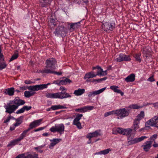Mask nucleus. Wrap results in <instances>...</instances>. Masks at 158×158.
Returning <instances> with one entry per match:
<instances>
[{"label":"nucleus","mask_w":158,"mask_h":158,"mask_svg":"<svg viewBox=\"0 0 158 158\" xmlns=\"http://www.w3.org/2000/svg\"><path fill=\"white\" fill-rule=\"evenodd\" d=\"M36 127L35 125V124L33 122V121L29 125V127L28 128V129L29 130H31L33 128H35Z\"/></svg>","instance_id":"obj_50"},{"label":"nucleus","mask_w":158,"mask_h":158,"mask_svg":"<svg viewBox=\"0 0 158 158\" xmlns=\"http://www.w3.org/2000/svg\"><path fill=\"white\" fill-rule=\"evenodd\" d=\"M50 83H48L47 84H42L40 85H37L31 87V89L35 90V91H37L39 90H42L48 87V85H50Z\"/></svg>","instance_id":"obj_11"},{"label":"nucleus","mask_w":158,"mask_h":158,"mask_svg":"<svg viewBox=\"0 0 158 158\" xmlns=\"http://www.w3.org/2000/svg\"><path fill=\"white\" fill-rule=\"evenodd\" d=\"M23 116H21L15 119L16 122L20 123L21 124L23 122Z\"/></svg>","instance_id":"obj_49"},{"label":"nucleus","mask_w":158,"mask_h":158,"mask_svg":"<svg viewBox=\"0 0 158 158\" xmlns=\"http://www.w3.org/2000/svg\"><path fill=\"white\" fill-rule=\"evenodd\" d=\"M24 111L25 110L27 111H28L29 110L31 109L32 108V107L31 106H23Z\"/></svg>","instance_id":"obj_51"},{"label":"nucleus","mask_w":158,"mask_h":158,"mask_svg":"<svg viewBox=\"0 0 158 158\" xmlns=\"http://www.w3.org/2000/svg\"><path fill=\"white\" fill-rule=\"evenodd\" d=\"M83 115V114H77L73 122H79L80 120L81 119Z\"/></svg>","instance_id":"obj_39"},{"label":"nucleus","mask_w":158,"mask_h":158,"mask_svg":"<svg viewBox=\"0 0 158 158\" xmlns=\"http://www.w3.org/2000/svg\"><path fill=\"white\" fill-rule=\"evenodd\" d=\"M141 53H137L133 55V57L136 61L141 62L142 61V59L141 58Z\"/></svg>","instance_id":"obj_35"},{"label":"nucleus","mask_w":158,"mask_h":158,"mask_svg":"<svg viewBox=\"0 0 158 158\" xmlns=\"http://www.w3.org/2000/svg\"><path fill=\"white\" fill-rule=\"evenodd\" d=\"M24 83L26 84H31L33 82L30 80H26L24 81Z\"/></svg>","instance_id":"obj_59"},{"label":"nucleus","mask_w":158,"mask_h":158,"mask_svg":"<svg viewBox=\"0 0 158 158\" xmlns=\"http://www.w3.org/2000/svg\"><path fill=\"white\" fill-rule=\"evenodd\" d=\"M32 86H34V85H31L30 86H24L22 87H20L19 88V89L20 90H26L27 89H28L31 90H32L34 91H35L34 90H33L31 89L30 88L31 87H32Z\"/></svg>","instance_id":"obj_42"},{"label":"nucleus","mask_w":158,"mask_h":158,"mask_svg":"<svg viewBox=\"0 0 158 158\" xmlns=\"http://www.w3.org/2000/svg\"><path fill=\"white\" fill-rule=\"evenodd\" d=\"M7 64L6 62L3 61L2 63H0V70H2L6 67Z\"/></svg>","instance_id":"obj_44"},{"label":"nucleus","mask_w":158,"mask_h":158,"mask_svg":"<svg viewBox=\"0 0 158 158\" xmlns=\"http://www.w3.org/2000/svg\"><path fill=\"white\" fill-rule=\"evenodd\" d=\"M152 145L154 148H157L158 147V143L154 141V143L152 144Z\"/></svg>","instance_id":"obj_63"},{"label":"nucleus","mask_w":158,"mask_h":158,"mask_svg":"<svg viewBox=\"0 0 158 158\" xmlns=\"http://www.w3.org/2000/svg\"><path fill=\"white\" fill-rule=\"evenodd\" d=\"M60 90H61V91H66L67 89L65 87L63 86H60Z\"/></svg>","instance_id":"obj_61"},{"label":"nucleus","mask_w":158,"mask_h":158,"mask_svg":"<svg viewBox=\"0 0 158 158\" xmlns=\"http://www.w3.org/2000/svg\"><path fill=\"white\" fill-rule=\"evenodd\" d=\"M96 76V75L95 73H94V71H91L90 72L86 73L84 77V79H89L95 77Z\"/></svg>","instance_id":"obj_21"},{"label":"nucleus","mask_w":158,"mask_h":158,"mask_svg":"<svg viewBox=\"0 0 158 158\" xmlns=\"http://www.w3.org/2000/svg\"><path fill=\"white\" fill-rule=\"evenodd\" d=\"M24 112V110L23 107L21 109L18 110L16 112V114H19L23 113Z\"/></svg>","instance_id":"obj_52"},{"label":"nucleus","mask_w":158,"mask_h":158,"mask_svg":"<svg viewBox=\"0 0 158 158\" xmlns=\"http://www.w3.org/2000/svg\"><path fill=\"white\" fill-rule=\"evenodd\" d=\"M106 88V87L102 88L98 90H95L93 92H91L89 93L88 94V97H91L95 95L99 94L103 92Z\"/></svg>","instance_id":"obj_18"},{"label":"nucleus","mask_w":158,"mask_h":158,"mask_svg":"<svg viewBox=\"0 0 158 158\" xmlns=\"http://www.w3.org/2000/svg\"><path fill=\"white\" fill-rule=\"evenodd\" d=\"M15 91V88L14 87H11L5 89L4 93L9 96H12L14 95Z\"/></svg>","instance_id":"obj_23"},{"label":"nucleus","mask_w":158,"mask_h":158,"mask_svg":"<svg viewBox=\"0 0 158 158\" xmlns=\"http://www.w3.org/2000/svg\"><path fill=\"white\" fill-rule=\"evenodd\" d=\"M96 69H97L98 70L97 73H95L96 76H102L103 71L102 67L99 65H97L95 67H92V69L93 70H94Z\"/></svg>","instance_id":"obj_22"},{"label":"nucleus","mask_w":158,"mask_h":158,"mask_svg":"<svg viewBox=\"0 0 158 158\" xmlns=\"http://www.w3.org/2000/svg\"><path fill=\"white\" fill-rule=\"evenodd\" d=\"M111 151V149H106L100 152H96L94 153V155H106L108 153Z\"/></svg>","instance_id":"obj_34"},{"label":"nucleus","mask_w":158,"mask_h":158,"mask_svg":"<svg viewBox=\"0 0 158 158\" xmlns=\"http://www.w3.org/2000/svg\"><path fill=\"white\" fill-rule=\"evenodd\" d=\"M73 124L74 125L76 126L79 129H81L82 128L81 127V124L80 122H73Z\"/></svg>","instance_id":"obj_45"},{"label":"nucleus","mask_w":158,"mask_h":158,"mask_svg":"<svg viewBox=\"0 0 158 158\" xmlns=\"http://www.w3.org/2000/svg\"><path fill=\"white\" fill-rule=\"evenodd\" d=\"M20 139L19 138L17 139H14L11 141L7 145V147H9L11 146H14L17 144L20 141Z\"/></svg>","instance_id":"obj_31"},{"label":"nucleus","mask_w":158,"mask_h":158,"mask_svg":"<svg viewBox=\"0 0 158 158\" xmlns=\"http://www.w3.org/2000/svg\"><path fill=\"white\" fill-rule=\"evenodd\" d=\"M118 87L116 85H112L110 86V89L113 90L114 92L118 94H120L122 96L124 94V93L122 92L120 90L118 89Z\"/></svg>","instance_id":"obj_24"},{"label":"nucleus","mask_w":158,"mask_h":158,"mask_svg":"<svg viewBox=\"0 0 158 158\" xmlns=\"http://www.w3.org/2000/svg\"><path fill=\"white\" fill-rule=\"evenodd\" d=\"M101 27L106 32L112 31L115 28L116 24L113 21L106 22L102 24Z\"/></svg>","instance_id":"obj_4"},{"label":"nucleus","mask_w":158,"mask_h":158,"mask_svg":"<svg viewBox=\"0 0 158 158\" xmlns=\"http://www.w3.org/2000/svg\"><path fill=\"white\" fill-rule=\"evenodd\" d=\"M58 98L63 99L67 98H70L71 96L69 94L67 93L66 91H61L58 92Z\"/></svg>","instance_id":"obj_16"},{"label":"nucleus","mask_w":158,"mask_h":158,"mask_svg":"<svg viewBox=\"0 0 158 158\" xmlns=\"http://www.w3.org/2000/svg\"><path fill=\"white\" fill-rule=\"evenodd\" d=\"M135 75L134 73H131L124 78V80L127 82H132L135 80Z\"/></svg>","instance_id":"obj_20"},{"label":"nucleus","mask_w":158,"mask_h":158,"mask_svg":"<svg viewBox=\"0 0 158 158\" xmlns=\"http://www.w3.org/2000/svg\"><path fill=\"white\" fill-rule=\"evenodd\" d=\"M157 136V134H155L151 136L149 139V141H147L144 143L143 145V146L144 147L143 148H150L152 147V143L156 139Z\"/></svg>","instance_id":"obj_10"},{"label":"nucleus","mask_w":158,"mask_h":158,"mask_svg":"<svg viewBox=\"0 0 158 158\" xmlns=\"http://www.w3.org/2000/svg\"><path fill=\"white\" fill-rule=\"evenodd\" d=\"M154 75H152L151 77H150L148 79L147 81H149L150 82H153L155 81V80L153 78Z\"/></svg>","instance_id":"obj_53"},{"label":"nucleus","mask_w":158,"mask_h":158,"mask_svg":"<svg viewBox=\"0 0 158 158\" xmlns=\"http://www.w3.org/2000/svg\"><path fill=\"white\" fill-rule=\"evenodd\" d=\"M64 128L63 124H56L54 126H52L50 128L49 130L51 132L53 133L57 132L60 135H61L64 133Z\"/></svg>","instance_id":"obj_6"},{"label":"nucleus","mask_w":158,"mask_h":158,"mask_svg":"<svg viewBox=\"0 0 158 158\" xmlns=\"http://www.w3.org/2000/svg\"><path fill=\"white\" fill-rule=\"evenodd\" d=\"M130 113V110L127 109L125 108L116 110V115L118 116V119H122L128 116Z\"/></svg>","instance_id":"obj_5"},{"label":"nucleus","mask_w":158,"mask_h":158,"mask_svg":"<svg viewBox=\"0 0 158 158\" xmlns=\"http://www.w3.org/2000/svg\"><path fill=\"white\" fill-rule=\"evenodd\" d=\"M53 0H39L40 6L42 7H47Z\"/></svg>","instance_id":"obj_14"},{"label":"nucleus","mask_w":158,"mask_h":158,"mask_svg":"<svg viewBox=\"0 0 158 158\" xmlns=\"http://www.w3.org/2000/svg\"><path fill=\"white\" fill-rule=\"evenodd\" d=\"M72 82V81L69 78H63V79L60 80L59 82L58 81H56L54 82V83L60 86L61 85H66Z\"/></svg>","instance_id":"obj_15"},{"label":"nucleus","mask_w":158,"mask_h":158,"mask_svg":"<svg viewBox=\"0 0 158 158\" xmlns=\"http://www.w3.org/2000/svg\"><path fill=\"white\" fill-rule=\"evenodd\" d=\"M143 57L147 58L151 56L152 50L149 46H143L141 49Z\"/></svg>","instance_id":"obj_8"},{"label":"nucleus","mask_w":158,"mask_h":158,"mask_svg":"<svg viewBox=\"0 0 158 158\" xmlns=\"http://www.w3.org/2000/svg\"><path fill=\"white\" fill-rule=\"evenodd\" d=\"M128 107L133 109H137L140 108V106L136 104H132L129 106Z\"/></svg>","instance_id":"obj_48"},{"label":"nucleus","mask_w":158,"mask_h":158,"mask_svg":"<svg viewBox=\"0 0 158 158\" xmlns=\"http://www.w3.org/2000/svg\"><path fill=\"white\" fill-rule=\"evenodd\" d=\"M100 130H98L94 132L89 133L87 134L86 137L90 139L93 137H96L100 136L101 135V134L100 133Z\"/></svg>","instance_id":"obj_13"},{"label":"nucleus","mask_w":158,"mask_h":158,"mask_svg":"<svg viewBox=\"0 0 158 158\" xmlns=\"http://www.w3.org/2000/svg\"><path fill=\"white\" fill-rule=\"evenodd\" d=\"M149 105H153V106L156 108H158V102L154 103H149Z\"/></svg>","instance_id":"obj_57"},{"label":"nucleus","mask_w":158,"mask_h":158,"mask_svg":"<svg viewBox=\"0 0 158 158\" xmlns=\"http://www.w3.org/2000/svg\"><path fill=\"white\" fill-rule=\"evenodd\" d=\"M30 130L27 129L24 130L23 133L21 134L20 136L19 137L21 140L23 139L24 137L26 136L27 133Z\"/></svg>","instance_id":"obj_40"},{"label":"nucleus","mask_w":158,"mask_h":158,"mask_svg":"<svg viewBox=\"0 0 158 158\" xmlns=\"http://www.w3.org/2000/svg\"><path fill=\"white\" fill-rule=\"evenodd\" d=\"M56 63L57 61L55 58L52 57L48 59L45 61V68L40 70V73L43 74H49L52 73V70L55 69Z\"/></svg>","instance_id":"obj_2"},{"label":"nucleus","mask_w":158,"mask_h":158,"mask_svg":"<svg viewBox=\"0 0 158 158\" xmlns=\"http://www.w3.org/2000/svg\"><path fill=\"white\" fill-rule=\"evenodd\" d=\"M11 116L10 115L8 117L7 119L4 121L3 123H7L9 122L11 119Z\"/></svg>","instance_id":"obj_58"},{"label":"nucleus","mask_w":158,"mask_h":158,"mask_svg":"<svg viewBox=\"0 0 158 158\" xmlns=\"http://www.w3.org/2000/svg\"><path fill=\"white\" fill-rule=\"evenodd\" d=\"M80 22L76 23H70V29L74 30L76 28H78V24H80Z\"/></svg>","instance_id":"obj_37"},{"label":"nucleus","mask_w":158,"mask_h":158,"mask_svg":"<svg viewBox=\"0 0 158 158\" xmlns=\"http://www.w3.org/2000/svg\"><path fill=\"white\" fill-rule=\"evenodd\" d=\"M112 114L116 115V110L106 112L104 114V116L106 117Z\"/></svg>","instance_id":"obj_43"},{"label":"nucleus","mask_w":158,"mask_h":158,"mask_svg":"<svg viewBox=\"0 0 158 158\" xmlns=\"http://www.w3.org/2000/svg\"><path fill=\"white\" fill-rule=\"evenodd\" d=\"M19 155L21 158H38V155L36 153H23Z\"/></svg>","instance_id":"obj_17"},{"label":"nucleus","mask_w":158,"mask_h":158,"mask_svg":"<svg viewBox=\"0 0 158 158\" xmlns=\"http://www.w3.org/2000/svg\"><path fill=\"white\" fill-rule=\"evenodd\" d=\"M131 60L130 56L123 53H120L118 55V56L116 58L115 60L118 62L123 61H129Z\"/></svg>","instance_id":"obj_9"},{"label":"nucleus","mask_w":158,"mask_h":158,"mask_svg":"<svg viewBox=\"0 0 158 158\" xmlns=\"http://www.w3.org/2000/svg\"><path fill=\"white\" fill-rule=\"evenodd\" d=\"M144 112L143 111H141L140 113L137 116L136 118L134 120L140 122V121L144 118Z\"/></svg>","instance_id":"obj_29"},{"label":"nucleus","mask_w":158,"mask_h":158,"mask_svg":"<svg viewBox=\"0 0 158 158\" xmlns=\"http://www.w3.org/2000/svg\"><path fill=\"white\" fill-rule=\"evenodd\" d=\"M52 73H52V74H55L57 75H60L62 74V73L61 72H56L55 71L52 70Z\"/></svg>","instance_id":"obj_56"},{"label":"nucleus","mask_w":158,"mask_h":158,"mask_svg":"<svg viewBox=\"0 0 158 158\" xmlns=\"http://www.w3.org/2000/svg\"><path fill=\"white\" fill-rule=\"evenodd\" d=\"M42 121V119H40L33 121V122L35 124L36 127H37L39 126L41 124V122Z\"/></svg>","instance_id":"obj_46"},{"label":"nucleus","mask_w":158,"mask_h":158,"mask_svg":"<svg viewBox=\"0 0 158 158\" xmlns=\"http://www.w3.org/2000/svg\"><path fill=\"white\" fill-rule=\"evenodd\" d=\"M45 96L47 98H58V92L55 93H46Z\"/></svg>","instance_id":"obj_25"},{"label":"nucleus","mask_w":158,"mask_h":158,"mask_svg":"<svg viewBox=\"0 0 158 158\" xmlns=\"http://www.w3.org/2000/svg\"><path fill=\"white\" fill-rule=\"evenodd\" d=\"M140 122L134 120L133 123V126L132 127V130L135 132L139 128Z\"/></svg>","instance_id":"obj_28"},{"label":"nucleus","mask_w":158,"mask_h":158,"mask_svg":"<svg viewBox=\"0 0 158 158\" xmlns=\"http://www.w3.org/2000/svg\"><path fill=\"white\" fill-rule=\"evenodd\" d=\"M61 139H54L51 140V143L50 145V147H53L56 144L59 143Z\"/></svg>","instance_id":"obj_30"},{"label":"nucleus","mask_w":158,"mask_h":158,"mask_svg":"<svg viewBox=\"0 0 158 158\" xmlns=\"http://www.w3.org/2000/svg\"><path fill=\"white\" fill-rule=\"evenodd\" d=\"M85 92V89H79L77 90H74V94L76 96H78L81 95Z\"/></svg>","instance_id":"obj_32"},{"label":"nucleus","mask_w":158,"mask_h":158,"mask_svg":"<svg viewBox=\"0 0 158 158\" xmlns=\"http://www.w3.org/2000/svg\"><path fill=\"white\" fill-rule=\"evenodd\" d=\"M121 127H117L113 128L112 131V133L113 134L117 135L119 134L121 135L122 134Z\"/></svg>","instance_id":"obj_33"},{"label":"nucleus","mask_w":158,"mask_h":158,"mask_svg":"<svg viewBox=\"0 0 158 158\" xmlns=\"http://www.w3.org/2000/svg\"><path fill=\"white\" fill-rule=\"evenodd\" d=\"M66 108H67L66 106L65 105H55L51 106V109H52V110H55L60 109Z\"/></svg>","instance_id":"obj_27"},{"label":"nucleus","mask_w":158,"mask_h":158,"mask_svg":"<svg viewBox=\"0 0 158 158\" xmlns=\"http://www.w3.org/2000/svg\"><path fill=\"white\" fill-rule=\"evenodd\" d=\"M35 93L33 92L29 91H26L24 93V96L26 98H29L33 96Z\"/></svg>","instance_id":"obj_38"},{"label":"nucleus","mask_w":158,"mask_h":158,"mask_svg":"<svg viewBox=\"0 0 158 158\" xmlns=\"http://www.w3.org/2000/svg\"><path fill=\"white\" fill-rule=\"evenodd\" d=\"M121 130L122 131V134H121V135H127L128 136V137L131 136V134L132 131V129H125L122 128Z\"/></svg>","instance_id":"obj_19"},{"label":"nucleus","mask_w":158,"mask_h":158,"mask_svg":"<svg viewBox=\"0 0 158 158\" xmlns=\"http://www.w3.org/2000/svg\"><path fill=\"white\" fill-rule=\"evenodd\" d=\"M53 33L55 36L64 37L66 36V34L67 33V28L62 25L59 26L55 29Z\"/></svg>","instance_id":"obj_3"},{"label":"nucleus","mask_w":158,"mask_h":158,"mask_svg":"<svg viewBox=\"0 0 158 158\" xmlns=\"http://www.w3.org/2000/svg\"><path fill=\"white\" fill-rule=\"evenodd\" d=\"M48 24L50 26H53L54 27H56L57 25L56 23L55 20L53 18H51L50 19Z\"/></svg>","instance_id":"obj_41"},{"label":"nucleus","mask_w":158,"mask_h":158,"mask_svg":"<svg viewBox=\"0 0 158 158\" xmlns=\"http://www.w3.org/2000/svg\"><path fill=\"white\" fill-rule=\"evenodd\" d=\"M45 127H40L39 128H38L36 129H35L34 130V131L35 132H37L38 131H39L41 130H42L44 129L45 128Z\"/></svg>","instance_id":"obj_55"},{"label":"nucleus","mask_w":158,"mask_h":158,"mask_svg":"<svg viewBox=\"0 0 158 158\" xmlns=\"http://www.w3.org/2000/svg\"><path fill=\"white\" fill-rule=\"evenodd\" d=\"M107 78V77H105L102 78L94 79H93V83L94 84H96L98 83H101L102 81L106 80Z\"/></svg>","instance_id":"obj_36"},{"label":"nucleus","mask_w":158,"mask_h":158,"mask_svg":"<svg viewBox=\"0 0 158 158\" xmlns=\"http://www.w3.org/2000/svg\"><path fill=\"white\" fill-rule=\"evenodd\" d=\"M147 127L150 128V127H146L145 126V127L141 129H140L139 130V131L141 132L143 131H144V130H146V128Z\"/></svg>","instance_id":"obj_60"},{"label":"nucleus","mask_w":158,"mask_h":158,"mask_svg":"<svg viewBox=\"0 0 158 158\" xmlns=\"http://www.w3.org/2000/svg\"><path fill=\"white\" fill-rule=\"evenodd\" d=\"M94 107L93 106H86L84 107L80 108L78 109H76L75 111L76 112L80 113H85L89 110H93Z\"/></svg>","instance_id":"obj_12"},{"label":"nucleus","mask_w":158,"mask_h":158,"mask_svg":"<svg viewBox=\"0 0 158 158\" xmlns=\"http://www.w3.org/2000/svg\"><path fill=\"white\" fill-rule=\"evenodd\" d=\"M158 116H155L145 123L146 127L151 126L156 127L158 129Z\"/></svg>","instance_id":"obj_7"},{"label":"nucleus","mask_w":158,"mask_h":158,"mask_svg":"<svg viewBox=\"0 0 158 158\" xmlns=\"http://www.w3.org/2000/svg\"><path fill=\"white\" fill-rule=\"evenodd\" d=\"M25 102L24 100L20 99L19 97L15 98L14 100L10 101V102L7 104V105L4 106L6 110V112L10 114L13 113L18 107L21 105H24Z\"/></svg>","instance_id":"obj_1"},{"label":"nucleus","mask_w":158,"mask_h":158,"mask_svg":"<svg viewBox=\"0 0 158 158\" xmlns=\"http://www.w3.org/2000/svg\"><path fill=\"white\" fill-rule=\"evenodd\" d=\"M85 80H86V82H92L93 83V79H87Z\"/></svg>","instance_id":"obj_64"},{"label":"nucleus","mask_w":158,"mask_h":158,"mask_svg":"<svg viewBox=\"0 0 158 158\" xmlns=\"http://www.w3.org/2000/svg\"><path fill=\"white\" fill-rule=\"evenodd\" d=\"M19 56V55L18 53L14 54L11 56V58L9 60L10 62L13 61L17 58Z\"/></svg>","instance_id":"obj_47"},{"label":"nucleus","mask_w":158,"mask_h":158,"mask_svg":"<svg viewBox=\"0 0 158 158\" xmlns=\"http://www.w3.org/2000/svg\"><path fill=\"white\" fill-rule=\"evenodd\" d=\"M36 151L40 153H42L43 152V150H42L41 149H35Z\"/></svg>","instance_id":"obj_62"},{"label":"nucleus","mask_w":158,"mask_h":158,"mask_svg":"<svg viewBox=\"0 0 158 158\" xmlns=\"http://www.w3.org/2000/svg\"><path fill=\"white\" fill-rule=\"evenodd\" d=\"M147 138V137L145 136H141L140 137L137 138L138 142H140L143 140L144 139Z\"/></svg>","instance_id":"obj_54"},{"label":"nucleus","mask_w":158,"mask_h":158,"mask_svg":"<svg viewBox=\"0 0 158 158\" xmlns=\"http://www.w3.org/2000/svg\"><path fill=\"white\" fill-rule=\"evenodd\" d=\"M127 140L129 145L134 144L138 143L137 138L134 139L133 138L131 137V136L128 137Z\"/></svg>","instance_id":"obj_26"}]
</instances>
